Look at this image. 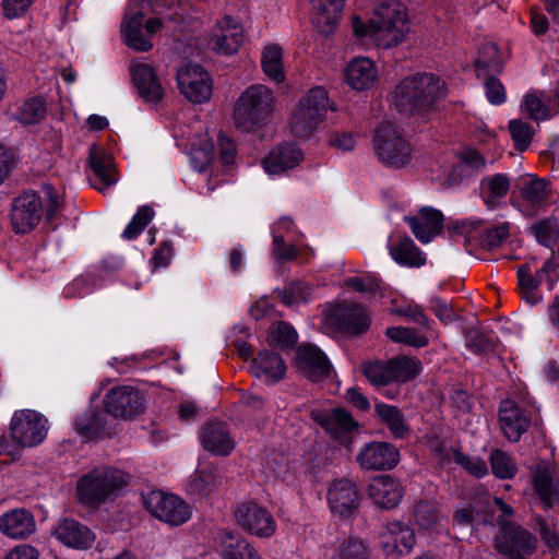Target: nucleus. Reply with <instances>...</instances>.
<instances>
[{"label": "nucleus", "instance_id": "obj_51", "mask_svg": "<svg viewBox=\"0 0 559 559\" xmlns=\"http://www.w3.org/2000/svg\"><path fill=\"white\" fill-rule=\"evenodd\" d=\"M311 287L301 281L290 283L283 290L278 292L282 302L288 307L307 301L311 295Z\"/></svg>", "mask_w": 559, "mask_h": 559}, {"label": "nucleus", "instance_id": "obj_1", "mask_svg": "<svg viewBox=\"0 0 559 559\" xmlns=\"http://www.w3.org/2000/svg\"><path fill=\"white\" fill-rule=\"evenodd\" d=\"M445 83L432 73H417L404 78L393 92L396 110L406 116L427 112L447 96Z\"/></svg>", "mask_w": 559, "mask_h": 559}, {"label": "nucleus", "instance_id": "obj_59", "mask_svg": "<svg viewBox=\"0 0 559 559\" xmlns=\"http://www.w3.org/2000/svg\"><path fill=\"white\" fill-rule=\"evenodd\" d=\"M509 131L519 151H524L531 144L533 130L530 123L515 119L509 122Z\"/></svg>", "mask_w": 559, "mask_h": 559}, {"label": "nucleus", "instance_id": "obj_27", "mask_svg": "<svg viewBox=\"0 0 559 559\" xmlns=\"http://www.w3.org/2000/svg\"><path fill=\"white\" fill-rule=\"evenodd\" d=\"M201 443L206 451L223 456L229 455L235 448L227 425L221 421H211L203 427Z\"/></svg>", "mask_w": 559, "mask_h": 559}, {"label": "nucleus", "instance_id": "obj_4", "mask_svg": "<svg viewBox=\"0 0 559 559\" xmlns=\"http://www.w3.org/2000/svg\"><path fill=\"white\" fill-rule=\"evenodd\" d=\"M372 35L384 47H392L403 41L409 29L406 8L396 0L381 2L370 20Z\"/></svg>", "mask_w": 559, "mask_h": 559}, {"label": "nucleus", "instance_id": "obj_9", "mask_svg": "<svg viewBox=\"0 0 559 559\" xmlns=\"http://www.w3.org/2000/svg\"><path fill=\"white\" fill-rule=\"evenodd\" d=\"M496 548L508 559H528L537 548V538L527 530L510 521H499Z\"/></svg>", "mask_w": 559, "mask_h": 559}, {"label": "nucleus", "instance_id": "obj_26", "mask_svg": "<svg viewBox=\"0 0 559 559\" xmlns=\"http://www.w3.org/2000/svg\"><path fill=\"white\" fill-rule=\"evenodd\" d=\"M368 493L372 501L383 509L395 508L403 498L401 483L390 475H381L372 479L368 486Z\"/></svg>", "mask_w": 559, "mask_h": 559}, {"label": "nucleus", "instance_id": "obj_35", "mask_svg": "<svg viewBox=\"0 0 559 559\" xmlns=\"http://www.w3.org/2000/svg\"><path fill=\"white\" fill-rule=\"evenodd\" d=\"M143 17L144 14L140 11L134 13L128 11L121 24V32L127 46L142 52L153 48L151 39L145 37L142 33Z\"/></svg>", "mask_w": 559, "mask_h": 559}, {"label": "nucleus", "instance_id": "obj_46", "mask_svg": "<svg viewBox=\"0 0 559 559\" xmlns=\"http://www.w3.org/2000/svg\"><path fill=\"white\" fill-rule=\"evenodd\" d=\"M75 430L87 439L98 437L104 429L103 416L96 409H86L74 421Z\"/></svg>", "mask_w": 559, "mask_h": 559}, {"label": "nucleus", "instance_id": "obj_62", "mask_svg": "<svg viewBox=\"0 0 559 559\" xmlns=\"http://www.w3.org/2000/svg\"><path fill=\"white\" fill-rule=\"evenodd\" d=\"M43 193L46 200L45 214L48 221L53 219L63 207L61 194L51 185L43 186Z\"/></svg>", "mask_w": 559, "mask_h": 559}, {"label": "nucleus", "instance_id": "obj_45", "mask_svg": "<svg viewBox=\"0 0 559 559\" xmlns=\"http://www.w3.org/2000/svg\"><path fill=\"white\" fill-rule=\"evenodd\" d=\"M510 189V178L506 174H496L484 177L480 181V190L485 203L492 205L496 200L507 195Z\"/></svg>", "mask_w": 559, "mask_h": 559}, {"label": "nucleus", "instance_id": "obj_39", "mask_svg": "<svg viewBox=\"0 0 559 559\" xmlns=\"http://www.w3.org/2000/svg\"><path fill=\"white\" fill-rule=\"evenodd\" d=\"M390 254L395 262L409 267H419L426 262L423 252L409 237L393 241L390 245Z\"/></svg>", "mask_w": 559, "mask_h": 559}, {"label": "nucleus", "instance_id": "obj_38", "mask_svg": "<svg viewBox=\"0 0 559 559\" xmlns=\"http://www.w3.org/2000/svg\"><path fill=\"white\" fill-rule=\"evenodd\" d=\"M518 292L520 297L531 306L542 301L543 296L539 290L542 280L528 263L521 264L518 267Z\"/></svg>", "mask_w": 559, "mask_h": 559}, {"label": "nucleus", "instance_id": "obj_52", "mask_svg": "<svg viewBox=\"0 0 559 559\" xmlns=\"http://www.w3.org/2000/svg\"><path fill=\"white\" fill-rule=\"evenodd\" d=\"M154 216L152 207L143 205L139 207L131 222L127 225L122 233V238L126 240H132L136 238L150 224Z\"/></svg>", "mask_w": 559, "mask_h": 559}, {"label": "nucleus", "instance_id": "obj_56", "mask_svg": "<svg viewBox=\"0 0 559 559\" xmlns=\"http://www.w3.org/2000/svg\"><path fill=\"white\" fill-rule=\"evenodd\" d=\"M416 523L427 530L437 524L439 520V510L437 503L432 500L419 501L414 509Z\"/></svg>", "mask_w": 559, "mask_h": 559}, {"label": "nucleus", "instance_id": "obj_23", "mask_svg": "<svg viewBox=\"0 0 559 559\" xmlns=\"http://www.w3.org/2000/svg\"><path fill=\"white\" fill-rule=\"evenodd\" d=\"M243 39L241 25L233 17L226 15L217 21L213 31V49L224 55H233L238 51Z\"/></svg>", "mask_w": 559, "mask_h": 559}, {"label": "nucleus", "instance_id": "obj_15", "mask_svg": "<svg viewBox=\"0 0 559 559\" xmlns=\"http://www.w3.org/2000/svg\"><path fill=\"white\" fill-rule=\"evenodd\" d=\"M44 213L41 198L27 191L14 199L11 206V225L16 234H26L33 230L40 222Z\"/></svg>", "mask_w": 559, "mask_h": 559}, {"label": "nucleus", "instance_id": "obj_21", "mask_svg": "<svg viewBox=\"0 0 559 559\" xmlns=\"http://www.w3.org/2000/svg\"><path fill=\"white\" fill-rule=\"evenodd\" d=\"M320 426L336 441L349 443L353 432L358 429V423L349 412L335 408L317 417Z\"/></svg>", "mask_w": 559, "mask_h": 559}, {"label": "nucleus", "instance_id": "obj_10", "mask_svg": "<svg viewBox=\"0 0 559 559\" xmlns=\"http://www.w3.org/2000/svg\"><path fill=\"white\" fill-rule=\"evenodd\" d=\"M144 507L154 518L171 526L182 525L191 518V508L183 499L159 490L148 492Z\"/></svg>", "mask_w": 559, "mask_h": 559}, {"label": "nucleus", "instance_id": "obj_43", "mask_svg": "<svg viewBox=\"0 0 559 559\" xmlns=\"http://www.w3.org/2000/svg\"><path fill=\"white\" fill-rule=\"evenodd\" d=\"M550 105V97L540 91H531L523 98L524 111L535 121L547 120L551 117Z\"/></svg>", "mask_w": 559, "mask_h": 559}, {"label": "nucleus", "instance_id": "obj_57", "mask_svg": "<svg viewBox=\"0 0 559 559\" xmlns=\"http://www.w3.org/2000/svg\"><path fill=\"white\" fill-rule=\"evenodd\" d=\"M217 475L210 468H203L195 473L189 484V488L193 492L206 496L212 492L218 485Z\"/></svg>", "mask_w": 559, "mask_h": 559}, {"label": "nucleus", "instance_id": "obj_31", "mask_svg": "<svg viewBox=\"0 0 559 559\" xmlns=\"http://www.w3.org/2000/svg\"><path fill=\"white\" fill-rule=\"evenodd\" d=\"M301 159L300 148L294 144H282L269 153L262 160V165L267 174L277 175L297 166Z\"/></svg>", "mask_w": 559, "mask_h": 559}, {"label": "nucleus", "instance_id": "obj_44", "mask_svg": "<svg viewBox=\"0 0 559 559\" xmlns=\"http://www.w3.org/2000/svg\"><path fill=\"white\" fill-rule=\"evenodd\" d=\"M475 70L478 79L501 72L502 61L496 45L490 44L483 46L475 61Z\"/></svg>", "mask_w": 559, "mask_h": 559}, {"label": "nucleus", "instance_id": "obj_60", "mask_svg": "<svg viewBox=\"0 0 559 559\" xmlns=\"http://www.w3.org/2000/svg\"><path fill=\"white\" fill-rule=\"evenodd\" d=\"M453 460L456 464L461 465L471 475L483 477L488 473L487 465L484 460L469 456L461 451H453Z\"/></svg>", "mask_w": 559, "mask_h": 559}, {"label": "nucleus", "instance_id": "obj_64", "mask_svg": "<svg viewBox=\"0 0 559 559\" xmlns=\"http://www.w3.org/2000/svg\"><path fill=\"white\" fill-rule=\"evenodd\" d=\"M213 147V143L206 142L202 147L191 150L190 162L195 170L204 171L211 165L214 158Z\"/></svg>", "mask_w": 559, "mask_h": 559}, {"label": "nucleus", "instance_id": "obj_30", "mask_svg": "<svg viewBox=\"0 0 559 559\" xmlns=\"http://www.w3.org/2000/svg\"><path fill=\"white\" fill-rule=\"evenodd\" d=\"M90 166L99 180L98 183H92V186L102 193L117 182L118 175L114 165V158L104 150L97 148L96 146L91 148Z\"/></svg>", "mask_w": 559, "mask_h": 559}, {"label": "nucleus", "instance_id": "obj_47", "mask_svg": "<svg viewBox=\"0 0 559 559\" xmlns=\"http://www.w3.org/2000/svg\"><path fill=\"white\" fill-rule=\"evenodd\" d=\"M531 231L539 243L552 248L559 241V218L550 216L540 219L531 226Z\"/></svg>", "mask_w": 559, "mask_h": 559}, {"label": "nucleus", "instance_id": "obj_63", "mask_svg": "<svg viewBox=\"0 0 559 559\" xmlns=\"http://www.w3.org/2000/svg\"><path fill=\"white\" fill-rule=\"evenodd\" d=\"M345 284L359 293H376L382 287V281L372 274L349 277L346 280Z\"/></svg>", "mask_w": 559, "mask_h": 559}, {"label": "nucleus", "instance_id": "obj_2", "mask_svg": "<svg viewBox=\"0 0 559 559\" xmlns=\"http://www.w3.org/2000/svg\"><path fill=\"white\" fill-rule=\"evenodd\" d=\"M275 107L276 97L273 91L264 84H252L235 103L234 123L241 131H254L272 121Z\"/></svg>", "mask_w": 559, "mask_h": 559}, {"label": "nucleus", "instance_id": "obj_36", "mask_svg": "<svg viewBox=\"0 0 559 559\" xmlns=\"http://www.w3.org/2000/svg\"><path fill=\"white\" fill-rule=\"evenodd\" d=\"M521 198L533 211L543 209L550 203L551 187L546 179L528 177L521 187Z\"/></svg>", "mask_w": 559, "mask_h": 559}, {"label": "nucleus", "instance_id": "obj_48", "mask_svg": "<svg viewBox=\"0 0 559 559\" xmlns=\"http://www.w3.org/2000/svg\"><path fill=\"white\" fill-rule=\"evenodd\" d=\"M385 335L395 343H402L416 348L428 345V337L414 328L392 326L388 328Z\"/></svg>", "mask_w": 559, "mask_h": 559}, {"label": "nucleus", "instance_id": "obj_58", "mask_svg": "<svg viewBox=\"0 0 559 559\" xmlns=\"http://www.w3.org/2000/svg\"><path fill=\"white\" fill-rule=\"evenodd\" d=\"M334 559H369V549L361 539L350 537L340 545Z\"/></svg>", "mask_w": 559, "mask_h": 559}, {"label": "nucleus", "instance_id": "obj_32", "mask_svg": "<svg viewBox=\"0 0 559 559\" xmlns=\"http://www.w3.org/2000/svg\"><path fill=\"white\" fill-rule=\"evenodd\" d=\"M340 329L350 334L365 333L370 325L366 309L357 304L346 302L336 310Z\"/></svg>", "mask_w": 559, "mask_h": 559}, {"label": "nucleus", "instance_id": "obj_5", "mask_svg": "<svg viewBox=\"0 0 559 559\" xmlns=\"http://www.w3.org/2000/svg\"><path fill=\"white\" fill-rule=\"evenodd\" d=\"M329 95L325 88L316 86L301 97L293 112L290 130L295 136L309 138L324 121L329 109Z\"/></svg>", "mask_w": 559, "mask_h": 559}, {"label": "nucleus", "instance_id": "obj_14", "mask_svg": "<svg viewBox=\"0 0 559 559\" xmlns=\"http://www.w3.org/2000/svg\"><path fill=\"white\" fill-rule=\"evenodd\" d=\"M177 83L181 94L191 103L202 104L212 95V81L209 73L197 63H188L177 72Z\"/></svg>", "mask_w": 559, "mask_h": 559}, {"label": "nucleus", "instance_id": "obj_12", "mask_svg": "<svg viewBox=\"0 0 559 559\" xmlns=\"http://www.w3.org/2000/svg\"><path fill=\"white\" fill-rule=\"evenodd\" d=\"M235 519L246 533L259 538H270L277 530L273 514L254 501L238 504L235 510Z\"/></svg>", "mask_w": 559, "mask_h": 559}, {"label": "nucleus", "instance_id": "obj_29", "mask_svg": "<svg viewBox=\"0 0 559 559\" xmlns=\"http://www.w3.org/2000/svg\"><path fill=\"white\" fill-rule=\"evenodd\" d=\"M378 78L373 61L366 57L353 59L345 68V80L356 91L370 88Z\"/></svg>", "mask_w": 559, "mask_h": 559}, {"label": "nucleus", "instance_id": "obj_50", "mask_svg": "<svg viewBox=\"0 0 559 559\" xmlns=\"http://www.w3.org/2000/svg\"><path fill=\"white\" fill-rule=\"evenodd\" d=\"M490 465L493 475L501 479L512 478L516 473V465L511 456L498 449L490 454Z\"/></svg>", "mask_w": 559, "mask_h": 559}, {"label": "nucleus", "instance_id": "obj_11", "mask_svg": "<svg viewBox=\"0 0 559 559\" xmlns=\"http://www.w3.org/2000/svg\"><path fill=\"white\" fill-rule=\"evenodd\" d=\"M47 419L36 411H16L10 423L12 440L21 447H36L47 436Z\"/></svg>", "mask_w": 559, "mask_h": 559}, {"label": "nucleus", "instance_id": "obj_13", "mask_svg": "<svg viewBox=\"0 0 559 559\" xmlns=\"http://www.w3.org/2000/svg\"><path fill=\"white\" fill-rule=\"evenodd\" d=\"M104 407L116 418L132 419L144 412V396L131 385L115 386L106 393Z\"/></svg>", "mask_w": 559, "mask_h": 559}, {"label": "nucleus", "instance_id": "obj_6", "mask_svg": "<svg viewBox=\"0 0 559 559\" xmlns=\"http://www.w3.org/2000/svg\"><path fill=\"white\" fill-rule=\"evenodd\" d=\"M421 361L413 356L399 355L386 361H367L361 366L364 376L376 386L392 382L406 383L421 371Z\"/></svg>", "mask_w": 559, "mask_h": 559}, {"label": "nucleus", "instance_id": "obj_61", "mask_svg": "<svg viewBox=\"0 0 559 559\" xmlns=\"http://www.w3.org/2000/svg\"><path fill=\"white\" fill-rule=\"evenodd\" d=\"M272 342L280 347H290L297 341L295 329L286 322H277L273 324L271 330Z\"/></svg>", "mask_w": 559, "mask_h": 559}, {"label": "nucleus", "instance_id": "obj_7", "mask_svg": "<svg viewBox=\"0 0 559 559\" xmlns=\"http://www.w3.org/2000/svg\"><path fill=\"white\" fill-rule=\"evenodd\" d=\"M126 484L123 472L112 467H98L78 480L76 490L80 501L98 504Z\"/></svg>", "mask_w": 559, "mask_h": 559}, {"label": "nucleus", "instance_id": "obj_54", "mask_svg": "<svg viewBox=\"0 0 559 559\" xmlns=\"http://www.w3.org/2000/svg\"><path fill=\"white\" fill-rule=\"evenodd\" d=\"M154 216L152 207L143 205L139 207L131 222L127 225L122 233V238L126 240H132L136 238L150 224Z\"/></svg>", "mask_w": 559, "mask_h": 559}, {"label": "nucleus", "instance_id": "obj_41", "mask_svg": "<svg viewBox=\"0 0 559 559\" xmlns=\"http://www.w3.org/2000/svg\"><path fill=\"white\" fill-rule=\"evenodd\" d=\"M374 412L394 438L403 439L408 433L404 415L399 407L384 403H376Z\"/></svg>", "mask_w": 559, "mask_h": 559}, {"label": "nucleus", "instance_id": "obj_53", "mask_svg": "<svg viewBox=\"0 0 559 559\" xmlns=\"http://www.w3.org/2000/svg\"><path fill=\"white\" fill-rule=\"evenodd\" d=\"M154 216L152 207L143 205L139 207L131 222L127 225L122 233V238L126 240H132L136 238L150 224Z\"/></svg>", "mask_w": 559, "mask_h": 559}, {"label": "nucleus", "instance_id": "obj_17", "mask_svg": "<svg viewBox=\"0 0 559 559\" xmlns=\"http://www.w3.org/2000/svg\"><path fill=\"white\" fill-rule=\"evenodd\" d=\"M326 499L331 512L342 519L350 518L360 502L357 486L348 478L333 480L328 488Z\"/></svg>", "mask_w": 559, "mask_h": 559}, {"label": "nucleus", "instance_id": "obj_34", "mask_svg": "<svg viewBox=\"0 0 559 559\" xmlns=\"http://www.w3.org/2000/svg\"><path fill=\"white\" fill-rule=\"evenodd\" d=\"M252 369L258 378L265 382H278L286 373L283 358L274 352L263 350L252 360Z\"/></svg>", "mask_w": 559, "mask_h": 559}, {"label": "nucleus", "instance_id": "obj_33", "mask_svg": "<svg viewBox=\"0 0 559 559\" xmlns=\"http://www.w3.org/2000/svg\"><path fill=\"white\" fill-rule=\"evenodd\" d=\"M533 484L535 491L546 508H552L559 502V480L555 471L547 465H538Z\"/></svg>", "mask_w": 559, "mask_h": 559}, {"label": "nucleus", "instance_id": "obj_19", "mask_svg": "<svg viewBox=\"0 0 559 559\" xmlns=\"http://www.w3.org/2000/svg\"><path fill=\"white\" fill-rule=\"evenodd\" d=\"M52 535L64 546L74 549H90L95 542V534L84 524L72 520H60L52 530Z\"/></svg>", "mask_w": 559, "mask_h": 559}, {"label": "nucleus", "instance_id": "obj_40", "mask_svg": "<svg viewBox=\"0 0 559 559\" xmlns=\"http://www.w3.org/2000/svg\"><path fill=\"white\" fill-rule=\"evenodd\" d=\"M385 537L388 538L386 544L392 542L394 550L400 556L409 554L416 542L413 528L399 521L388 523Z\"/></svg>", "mask_w": 559, "mask_h": 559}, {"label": "nucleus", "instance_id": "obj_49", "mask_svg": "<svg viewBox=\"0 0 559 559\" xmlns=\"http://www.w3.org/2000/svg\"><path fill=\"white\" fill-rule=\"evenodd\" d=\"M46 115V103L41 97H34L23 103L16 119L23 124H35Z\"/></svg>", "mask_w": 559, "mask_h": 559}, {"label": "nucleus", "instance_id": "obj_24", "mask_svg": "<svg viewBox=\"0 0 559 559\" xmlns=\"http://www.w3.org/2000/svg\"><path fill=\"white\" fill-rule=\"evenodd\" d=\"M414 236L423 243H428L443 229V215L432 207H423L416 216H405Z\"/></svg>", "mask_w": 559, "mask_h": 559}, {"label": "nucleus", "instance_id": "obj_25", "mask_svg": "<svg viewBox=\"0 0 559 559\" xmlns=\"http://www.w3.org/2000/svg\"><path fill=\"white\" fill-rule=\"evenodd\" d=\"M346 0H311L312 24L316 29L323 34H332L343 13Z\"/></svg>", "mask_w": 559, "mask_h": 559}, {"label": "nucleus", "instance_id": "obj_20", "mask_svg": "<svg viewBox=\"0 0 559 559\" xmlns=\"http://www.w3.org/2000/svg\"><path fill=\"white\" fill-rule=\"evenodd\" d=\"M296 366L305 377L313 382L328 378L331 371L326 356L313 345H302L298 348Z\"/></svg>", "mask_w": 559, "mask_h": 559}, {"label": "nucleus", "instance_id": "obj_55", "mask_svg": "<svg viewBox=\"0 0 559 559\" xmlns=\"http://www.w3.org/2000/svg\"><path fill=\"white\" fill-rule=\"evenodd\" d=\"M466 345L476 354H486L493 349L495 337L491 333L471 328L465 333Z\"/></svg>", "mask_w": 559, "mask_h": 559}, {"label": "nucleus", "instance_id": "obj_28", "mask_svg": "<svg viewBox=\"0 0 559 559\" xmlns=\"http://www.w3.org/2000/svg\"><path fill=\"white\" fill-rule=\"evenodd\" d=\"M35 520L25 509H15L0 516V531L14 539L28 537L35 532Z\"/></svg>", "mask_w": 559, "mask_h": 559}, {"label": "nucleus", "instance_id": "obj_22", "mask_svg": "<svg viewBox=\"0 0 559 559\" xmlns=\"http://www.w3.org/2000/svg\"><path fill=\"white\" fill-rule=\"evenodd\" d=\"M499 423L504 437L516 442L528 429L531 418L512 400H504L499 407Z\"/></svg>", "mask_w": 559, "mask_h": 559}, {"label": "nucleus", "instance_id": "obj_37", "mask_svg": "<svg viewBox=\"0 0 559 559\" xmlns=\"http://www.w3.org/2000/svg\"><path fill=\"white\" fill-rule=\"evenodd\" d=\"M223 559H261L254 547L239 534L223 531L219 534Z\"/></svg>", "mask_w": 559, "mask_h": 559}, {"label": "nucleus", "instance_id": "obj_16", "mask_svg": "<svg viewBox=\"0 0 559 559\" xmlns=\"http://www.w3.org/2000/svg\"><path fill=\"white\" fill-rule=\"evenodd\" d=\"M356 461L362 471H390L399 464L400 452L392 443L372 441L360 449Z\"/></svg>", "mask_w": 559, "mask_h": 559}, {"label": "nucleus", "instance_id": "obj_8", "mask_svg": "<svg viewBox=\"0 0 559 559\" xmlns=\"http://www.w3.org/2000/svg\"><path fill=\"white\" fill-rule=\"evenodd\" d=\"M452 237L455 240L462 238L468 246H480L492 249L500 246L509 237L508 224L489 226L480 219H462L454 223Z\"/></svg>", "mask_w": 559, "mask_h": 559}, {"label": "nucleus", "instance_id": "obj_3", "mask_svg": "<svg viewBox=\"0 0 559 559\" xmlns=\"http://www.w3.org/2000/svg\"><path fill=\"white\" fill-rule=\"evenodd\" d=\"M372 142L377 159L386 167L404 168L415 156L414 145L391 122H382L376 129Z\"/></svg>", "mask_w": 559, "mask_h": 559}, {"label": "nucleus", "instance_id": "obj_18", "mask_svg": "<svg viewBox=\"0 0 559 559\" xmlns=\"http://www.w3.org/2000/svg\"><path fill=\"white\" fill-rule=\"evenodd\" d=\"M131 76L139 96L145 103L156 105L164 98L165 87L152 66L142 62L133 63Z\"/></svg>", "mask_w": 559, "mask_h": 559}, {"label": "nucleus", "instance_id": "obj_42", "mask_svg": "<svg viewBox=\"0 0 559 559\" xmlns=\"http://www.w3.org/2000/svg\"><path fill=\"white\" fill-rule=\"evenodd\" d=\"M283 50L278 44H270L264 47L261 55V66L264 74L276 83L285 81L283 68Z\"/></svg>", "mask_w": 559, "mask_h": 559}]
</instances>
